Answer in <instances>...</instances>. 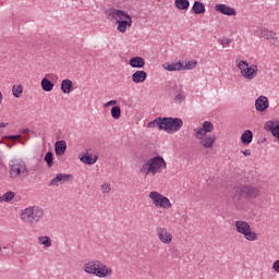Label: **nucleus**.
<instances>
[{
    "mask_svg": "<svg viewBox=\"0 0 279 279\" xmlns=\"http://www.w3.org/2000/svg\"><path fill=\"white\" fill-rule=\"evenodd\" d=\"M234 191L235 205L239 210H245L247 205L254 204V202L260 197V187L256 185L244 184L235 187Z\"/></svg>",
    "mask_w": 279,
    "mask_h": 279,
    "instance_id": "1",
    "label": "nucleus"
},
{
    "mask_svg": "<svg viewBox=\"0 0 279 279\" xmlns=\"http://www.w3.org/2000/svg\"><path fill=\"white\" fill-rule=\"evenodd\" d=\"M215 130V124L210 121L203 122L201 128L193 129V136L203 149H213L217 143V135L210 134Z\"/></svg>",
    "mask_w": 279,
    "mask_h": 279,
    "instance_id": "2",
    "label": "nucleus"
},
{
    "mask_svg": "<svg viewBox=\"0 0 279 279\" xmlns=\"http://www.w3.org/2000/svg\"><path fill=\"white\" fill-rule=\"evenodd\" d=\"M105 14L109 21L117 23V31L120 34H125L132 27V15L123 10L110 8L105 11Z\"/></svg>",
    "mask_w": 279,
    "mask_h": 279,
    "instance_id": "3",
    "label": "nucleus"
},
{
    "mask_svg": "<svg viewBox=\"0 0 279 279\" xmlns=\"http://www.w3.org/2000/svg\"><path fill=\"white\" fill-rule=\"evenodd\" d=\"M167 169V161L165 158L160 156L151 157L146 160L140 168V173L144 175V178H156V175H160Z\"/></svg>",
    "mask_w": 279,
    "mask_h": 279,
    "instance_id": "4",
    "label": "nucleus"
},
{
    "mask_svg": "<svg viewBox=\"0 0 279 279\" xmlns=\"http://www.w3.org/2000/svg\"><path fill=\"white\" fill-rule=\"evenodd\" d=\"M85 274L95 276L96 278H110L112 277V267L104 264V262L98 259H93L84 264Z\"/></svg>",
    "mask_w": 279,
    "mask_h": 279,
    "instance_id": "5",
    "label": "nucleus"
},
{
    "mask_svg": "<svg viewBox=\"0 0 279 279\" xmlns=\"http://www.w3.org/2000/svg\"><path fill=\"white\" fill-rule=\"evenodd\" d=\"M235 66L240 71L241 77L246 82H252L258 77V65L256 64H250L245 60L236 59Z\"/></svg>",
    "mask_w": 279,
    "mask_h": 279,
    "instance_id": "6",
    "label": "nucleus"
},
{
    "mask_svg": "<svg viewBox=\"0 0 279 279\" xmlns=\"http://www.w3.org/2000/svg\"><path fill=\"white\" fill-rule=\"evenodd\" d=\"M45 216V210L40 207H27L20 213V219L23 223H38Z\"/></svg>",
    "mask_w": 279,
    "mask_h": 279,
    "instance_id": "7",
    "label": "nucleus"
},
{
    "mask_svg": "<svg viewBox=\"0 0 279 279\" xmlns=\"http://www.w3.org/2000/svg\"><path fill=\"white\" fill-rule=\"evenodd\" d=\"M9 174L12 180H25L29 175V169L24 161H12L9 165Z\"/></svg>",
    "mask_w": 279,
    "mask_h": 279,
    "instance_id": "8",
    "label": "nucleus"
},
{
    "mask_svg": "<svg viewBox=\"0 0 279 279\" xmlns=\"http://www.w3.org/2000/svg\"><path fill=\"white\" fill-rule=\"evenodd\" d=\"M148 197L153 206L156 208H161L162 210H171V208H173V203H171V199L158 191L149 192Z\"/></svg>",
    "mask_w": 279,
    "mask_h": 279,
    "instance_id": "9",
    "label": "nucleus"
},
{
    "mask_svg": "<svg viewBox=\"0 0 279 279\" xmlns=\"http://www.w3.org/2000/svg\"><path fill=\"white\" fill-rule=\"evenodd\" d=\"M235 230L238 234H242L246 241H258V234L256 232L252 231V226H250V222L245 220H236L235 221Z\"/></svg>",
    "mask_w": 279,
    "mask_h": 279,
    "instance_id": "10",
    "label": "nucleus"
},
{
    "mask_svg": "<svg viewBox=\"0 0 279 279\" xmlns=\"http://www.w3.org/2000/svg\"><path fill=\"white\" fill-rule=\"evenodd\" d=\"M182 125H184V121L180 118H163V123H161V128L167 134H175V132H180Z\"/></svg>",
    "mask_w": 279,
    "mask_h": 279,
    "instance_id": "11",
    "label": "nucleus"
},
{
    "mask_svg": "<svg viewBox=\"0 0 279 279\" xmlns=\"http://www.w3.org/2000/svg\"><path fill=\"white\" fill-rule=\"evenodd\" d=\"M156 235L162 245H171L173 243V233L166 227H157Z\"/></svg>",
    "mask_w": 279,
    "mask_h": 279,
    "instance_id": "12",
    "label": "nucleus"
},
{
    "mask_svg": "<svg viewBox=\"0 0 279 279\" xmlns=\"http://www.w3.org/2000/svg\"><path fill=\"white\" fill-rule=\"evenodd\" d=\"M259 38H263V40H268V43H270L274 47H279L278 33L267 27L259 28Z\"/></svg>",
    "mask_w": 279,
    "mask_h": 279,
    "instance_id": "13",
    "label": "nucleus"
},
{
    "mask_svg": "<svg viewBox=\"0 0 279 279\" xmlns=\"http://www.w3.org/2000/svg\"><path fill=\"white\" fill-rule=\"evenodd\" d=\"M264 130L270 132L274 137V143L279 145V120H269L265 123Z\"/></svg>",
    "mask_w": 279,
    "mask_h": 279,
    "instance_id": "14",
    "label": "nucleus"
},
{
    "mask_svg": "<svg viewBox=\"0 0 279 279\" xmlns=\"http://www.w3.org/2000/svg\"><path fill=\"white\" fill-rule=\"evenodd\" d=\"M98 158L99 157L97 155H93V151L90 149H85L78 155V160H81L83 165H95Z\"/></svg>",
    "mask_w": 279,
    "mask_h": 279,
    "instance_id": "15",
    "label": "nucleus"
},
{
    "mask_svg": "<svg viewBox=\"0 0 279 279\" xmlns=\"http://www.w3.org/2000/svg\"><path fill=\"white\" fill-rule=\"evenodd\" d=\"M214 8L217 12H219V14H222L223 16H236V9L228 4L217 3Z\"/></svg>",
    "mask_w": 279,
    "mask_h": 279,
    "instance_id": "16",
    "label": "nucleus"
},
{
    "mask_svg": "<svg viewBox=\"0 0 279 279\" xmlns=\"http://www.w3.org/2000/svg\"><path fill=\"white\" fill-rule=\"evenodd\" d=\"M268 108H269V98H267V96H259L255 100V110L257 112H266Z\"/></svg>",
    "mask_w": 279,
    "mask_h": 279,
    "instance_id": "17",
    "label": "nucleus"
},
{
    "mask_svg": "<svg viewBox=\"0 0 279 279\" xmlns=\"http://www.w3.org/2000/svg\"><path fill=\"white\" fill-rule=\"evenodd\" d=\"M71 180V174L58 173L54 179L51 180L50 186H60Z\"/></svg>",
    "mask_w": 279,
    "mask_h": 279,
    "instance_id": "18",
    "label": "nucleus"
},
{
    "mask_svg": "<svg viewBox=\"0 0 279 279\" xmlns=\"http://www.w3.org/2000/svg\"><path fill=\"white\" fill-rule=\"evenodd\" d=\"M147 80V72L137 70L132 74L133 84H143Z\"/></svg>",
    "mask_w": 279,
    "mask_h": 279,
    "instance_id": "19",
    "label": "nucleus"
},
{
    "mask_svg": "<svg viewBox=\"0 0 279 279\" xmlns=\"http://www.w3.org/2000/svg\"><path fill=\"white\" fill-rule=\"evenodd\" d=\"M61 93L63 95H71L73 93V81L65 78L61 82Z\"/></svg>",
    "mask_w": 279,
    "mask_h": 279,
    "instance_id": "20",
    "label": "nucleus"
},
{
    "mask_svg": "<svg viewBox=\"0 0 279 279\" xmlns=\"http://www.w3.org/2000/svg\"><path fill=\"white\" fill-rule=\"evenodd\" d=\"M37 244L40 247H45L46 250H49V247H52L53 241L49 238V235H39L37 238Z\"/></svg>",
    "mask_w": 279,
    "mask_h": 279,
    "instance_id": "21",
    "label": "nucleus"
},
{
    "mask_svg": "<svg viewBox=\"0 0 279 279\" xmlns=\"http://www.w3.org/2000/svg\"><path fill=\"white\" fill-rule=\"evenodd\" d=\"M129 64L132 69H144L145 59H143L142 57H133L129 60Z\"/></svg>",
    "mask_w": 279,
    "mask_h": 279,
    "instance_id": "22",
    "label": "nucleus"
},
{
    "mask_svg": "<svg viewBox=\"0 0 279 279\" xmlns=\"http://www.w3.org/2000/svg\"><path fill=\"white\" fill-rule=\"evenodd\" d=\"M41 89L44 93H51L54 88V84L49 80V75H46L40 83Z\"/></svg>",
    "mask_w": 279,
    "mask_h": 279,
    "instance_id": "23",
    "label": "nucleus"
},
{
    "mask_svg": "<svg viewBox=\"0 0 279 279\" xmlns=\"http://www.w3.org/2000/svg\"><path fill=\"white\" fill-rule=\"evenodd\" d=\"M56 156H64L66 153V141H58L54 144Z\"/></svg>",
    "mask_w": 279,
    "mask_h": 279,
    "instance_id": "24",
    "label": "nucleus"
},
{
    "mask_svg": "<svg viewBox=\"0 0 279 279\" xmlns=\"http://www.w3.org/2000/svg\"><path fill=\"white\" fill-rule=\"evenodd\" d=\"M162 69L169 72L182 71V61H178L175 63H165L162 64Z\"/></svg>",
    "mask_w": 279,
    "mask_h": 279,
    "instance_id": "25",
    "label": "nucleus"
},
{
    "mask_svg": "<svg viewBox=\"0 0 279 279\" xmlns=\"http://www.w3.org/2000/svg\"><path fill=\"white\" fill-rule=\"evenodd\" d=\"M196 66L197 60L181 61V71H193Z\"/></svg>",
    "mask_w": 279,
    "mask_h": 279,
    "instance_id": "26",
    "label": "nucleus"
},
{
    "mask_svg": "<svg viewBox=\"0 0 279 279\" xmlns=\"http://www.w3.org/2000/svg\"><path fill=\"white\" fill-rule=\"evenodd\" d=\"M174 8H177V10L186 11L191 8V2L189 0H174Z\"/></svg>",
    "mask_w": 279,
    "mask_h": 279,
    "instance_id": "27",
    "label": "nucleus"
},
{
    "mask_svg": "<svg viewBox=\"0 0 279 279\" xmlns=\"http://www.w3.org/2000/svg\"><path fill=\"white\" fill-rule=\"evenodd\" d=\"M253 138H254V133H252V131L250 130L244 131L241 135V142L243 143V145H250Z\"/></svg>",
    "mask_w": 279,
    "mask_h": 279,
    "instance_id": "28",
    "label": "nucleus"
},
{
    "mask_svg": "<svg viewBox=\"0 0 279 279\" xmlns=\"http://www.w3.org/2000/svg\"><path fill=\"white\" fill-rule=\"evenodd\" d=\"M192 12H194L195 14H204L206 12V5H204L203 2L194 1Z\"/></svg>",
    "mask_w": 279,
    "mask_h": 279,
    "instance_id": "29",
    "label": "nucleus"
},
{
    "mask_svg": "<svg viewBox=\"0 0 279 279\" xmlns=\"http://www.w3.org/2000/svg\"><path fill=\"white\" fill-rule=\"evenodd\" d=\"M162 123H163V118H157L148 122L147 128L149 129L159 128V130H162Z\"/></svg>",
    "mask_w": 279,
    "mask_h": 279,
    "instance_id": "30",
    "label": "nucleus"
},
{
    "mask_svg": "<svg viewBox=\"0 0 279 279\" xmlns=\"http://www.w3.org/2000/svg\"><path fill=\"white\" fill-rule=\"evenodd\" d=\"M12 95L13 97H15L16 99L21 98V96L23 95V85L19 84V85H13L12 86Z\"/></svg>",
    "mask_w": 279,
    "mask_h": 279,
    "instance_id": "31",
    "label": "nucleus"
},
{
    "mask_svg": "<svg viewBox=\"0 0 279 279\" xmlns=\"http://www.w3.org/2000/svg\"><path fill=\"white\" fill-rule=\"evenodd\" d=\"M111 117L116 121L121 119V107L114 106L113 108H111Z\"/></svg>",
    "mask_w": 279,
    "mask_h": 279,
    "instance_id": "32",
    "label": "nucleus"
},
{
    "mask_svg": "<svg viewBox=\"0 0 279 279\" xmlns=\"http://www.w3.org/2000/svg\"><path fill=\"white\" fill-rule=\"evenodd\" d=\"M100 191L104 195H108L112 191V185L108 182H105L100 185Z\"/></svg>",
    "mask_w": 279,
    "mask_h": 279,
    "instance_id": "33",
    "label": "nucleus"
},
{
    "mask_svg": "<svg viewBox=\"0 0 279 279\" xmlns=\"http://www.w3.org/2000/svg\"><path fill=\"white\" fill-rule=\"evenodd\" d=\"M45 162L47 163L48 167H53V153L48 151L45 156Z\"/></svg>",
    "mask_w": 279,
    "mask_h": 279,
    "instance_id": "34",
    "label": "nucleus"
},
{
    "mask_svg": "<svg viewBox=\"0 0 279 279\" xmlns=\"http://www.w3.org/2000/svg\"><path fill=\"white\" fill-rule=\"evenodd\" d=\"M218 41H219V45H221V47L226 48V47H230L232 39H230L228 37H221L218 39Z\"/></svg>",
    "mask_w": 279,
    "mask_h": 279,
    "instance_id": "35",
    "label": "nucleus"
},
{
    "mask_svg": "<svg viewBox=\"0 0 279 279\" xmlns=\"http://www.w3.org/2000/svg\"><path fill=\"white\" fill-rule=\"evenodd\" d=\"M14 192H5L1 197H2V202H12V199H14Z\"/></svg>",
    "mask_w": 279,
    "mask_h": 279,
    "instance_id": "36",
    "label": "nucleus"
},
{
    "mask_svg": "<svg viewBox=\"0 0 279 279\" xmlns=\"http://www.w3.org/2000/svg\"><path fill=\"white\" fill-rule=\"evenodd\" d=\"M271 269H272V271H275V274H279V259H276L272 263Z\"/></svg>",
    "mask_w": 279,
    "mask_h": 279,
    "instance_id": "37",
    "label": "nucleus"
},
{
    "mask_svg": "<svg viewBox=\"0 0 279 279\" xmlns=\"http://www.w3.org/2000/svg\"><path fill=\"white\" fill-rule=\"evenodd\" d=\"M184 99H185L184 95L178 94V95L174 97V102H177V104H182V101H184Z\"/></svg>",
    "mask_w": 279,
    "mask_h": 279,
    "instance_id": "38",
    "label": "nucleus"
},
{
    "mask_svg": "<svg viewBox=\"0 0 279 279\" xmlns=\"http://www.w3.org/2000/svg\"><path fill=\"white\" fill-rule=\"evenodd\" d=\"M114 107V106H117V100H109L108 102H106L105 105H104V108H110V107Z\"/></svg>",
    "mask_w": 279,
    "mask_h": 279,
    "instance_id": "39",
    "label": "nucleus"
},
{
    "mask_svg": "<svg viewBox=\"0 0 279 279\" xmlns=\"http://www.w3.org/2000/svg\"><path fill=\"white\" fill-rule=\"evenodd\" d=\"M8 138H10V141H19V138H21V135H10L8 136Z\"/></svg>",
    "mask_w": 279,
    "mask_h": 279,
    "instance_id": "40",
    "label": "nucleus"
},
{
    "mask_svg": "<svg viewBox=\"0 0 279 279\" xmlns=\"http://www.w3.org/2000/svg\"><path fill=\"white\" fill-rule=\"evenodd\" d=\"M242 154H243V156H252V150H250V149H245V150H242Z\"/></svg>",
    "mask_w": 279,
    "mask_h": 279,
    "instance_id": "41",
    "label": "nucleus"
},
{
    "mask_svg": "<svg viewBox=\"0 0 279 279\" xmlns=\"http://www.w3.org/2000/svg\"><path fill=\"white\" fill-rule=\"evenodd\" d=\"M0 128H8V123L7 122H0Z\"/></svg>",
    "mask_w": 279,
    "mask_h": 279,
    "instance_id": "42",
    "label": "nucleus"
},
{
    "mask_svg": "<svg viewBox=\"0 0 279 279\" xmlns=\"http://www.w3.org/2000/svg\"><path fill=\"white\" fill-rule=\"evenodd\" d=\"M3 104V94L0 92V106Z\"/></svg>",
    "mask_w": 279,
    "mask_h": 279,
    "instance_id": "43",
    "label": "nucleus"
},
{
    "mask_svg": "<svg viewBox=\"0 0 279 279\" xmlns=\"http://www.w3.org/2000/svg\"><path fill=\"white\" fill-rule=\"evenodd\" d=\"M27 132H29V129H23V130L21 131V134H27Z\"/></svg>",
    "mask_w": 279,
    "mask_h": 279,
    "instance_id": "44",
    "label": "nucleus"
},
{
    "mask_svg": "<svg viewBox=\"0 0 279 279\" xmlns=\"http://www.w3.org/2000/svg\"><path fill=\"white\" fill-rule=\"evenodd\" d=\"M1 202H3V198L0 196V204H1Z\"/></svg>",
    "mask_w": 279,
    "mask_h": 279,
    "instance_id": "45",
    "label": "nucleus"
},
{
    "mask_svg": "<svg viewBox=\"0 0 279 279\" xmlns=\"http://www.w3.org/2000/svg\"><path fill=\"white\" fill-rule=\"evenodd\" d=\"M2 250H3V248L0 246V252H2Z\"/></svg>",
    "mask_w": 279,
    "mask_h": 279,
    "instance_id": "46",
    "label": "nucleus"
}]
</instances>
